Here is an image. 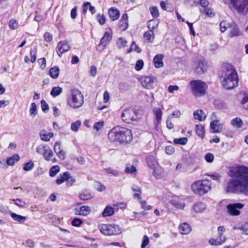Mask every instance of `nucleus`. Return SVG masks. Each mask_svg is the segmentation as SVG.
Listing matches in <instances>:
<instances>
[{
	"mask_svg": "<svg viewBox=\"0 0 248 248\" xmlns=\"http://www.w3.org/2000/svg\"><path fill=\"white\" fill-rule=\"evenodd\" d=\"M230 176L232 179L228 182L226 191L248 195V168L239 166L231 170Z\"/></svg>",
	"mask_w": 248,
	"mask_h": 248,
	"instance_id": "obj_1",
	"label": "nucleus"
},
{
	"mask_svg": "<svg viewBox=\"0 0 248 248\" xmlns=\"http://www.w3.org/2000/svg\"><path fill=\"white\" fill-rule=\"evenodd\" d=\"M108 138L112 142L124 144L132 140L133 135L130 129L122 127H116L109 132Z\"/></svg>",
	"mask_w": 248,
	"mask_h": 248,
	"instance_id": "obj_2",
	"label": "nucleus"
},
{
	"mask_svg": "<svg viewBox=\"0 0 248 248\" xmlns=\"http://www.w3.org/2000/svg\"><path fill=\"white\" fill-rule=\"evenodd\" d=\"M223 86L228 90L236 87L238 83V75L235 68L231 64L227 65L222 75Z\"/></svg>",
	"mask_w": 248,
	"mask_h": 248,
	"instance_id": "obj_3",
	"label": "nucleus"
},
{
	"mask_svg": "<svg viewBox=\"0 0 248 248\" xmlns=\"http://www.w3.org/2000/svg\"><path fill=\"white\" fill-rule=\"evenodd\" d=\"M67 103L72 108L81 107L84 103V97L81 92L77 89L71 90L67 96Z\"/></svg>",
	"mask_w": 248,
	"mask_h": 248,
	"instance_id": "obj_4",
	"label": "nucleus"
},
{
	"mask_svg": "<svg viewBox=\"0 0 248 248\" xmlns=\"http://www.w3.org/2000/svg\"><path fill=\"white\" fill-rule=\"evenodd\" d=\"M192 94L196 97H199L205 95L208 88L205 82L201 80H194L189 82Z\"/></svg>",
	"mask_w": 248,
	"mask_h": 248,
	"instance_id": "obj_5",
	"label": "nucleus"
},
{
	"mask_svg": "<svg viewBox=\"0 0 248 248\" xmlns=\"http://www.w3.org/2000/svg\"><path fill=\"white\" fill-rule=\"evenodd\" d=\"M211 182L208 180L198 181L193 184V191L198 194L203 195L207 193L211 189Z\"/></svg>",
	"mask_w": 248,
	"mask_h": 248,
	"instance_id": "obj_6",
	"label": "nucleus"
},
{
	"mask_svg": "<svg viewBox=\"0 0 248 248\" xmlns=\"http://www.w3.org/2000/svg\"><path fill=\"white\" fill-rule=\"evenodd\" d=\"M97 228L105 235H117L121 232L119 226L115 224H100Z\"/></svg>",
	"mask_w": 248,
	"mask_h": 248,
	"instance_id": "obj_7",
	"label": "nucleus"
},
{
	"mask_svg": "<svg viewBox=\"0 0 248 248\" xmlns=\"http://www.w3.org/2000/svg\"><path fill=\"white\" fill-rule=\"evenodd\" d=\"M231 5L240 14L246 15L248 12V0H230Z\"/></svg>",
	"mask_w": 248,
	"mask_h": 248,
	"instance_id": "obj_8",
	"label": "nucleus"
},
{
	"mask_svg": "<svg viewBox=\"0 0 248 248\" xmlns=\"http://www.w3.org/2000/svg\"><path fill=\"white\" fill-rule=\"evenodd\" d=\"M121 118L124 122L129 124L132 121H137L140 119L136 111L133 108L124 109L122 113Z\"/></svg>",
	"mask_w": 248,
	"mask_h": 248,
	"instance_id": "obj_9",
	"label": "nucleus"
},
{
	"mask_svg": "<svg viewBox=\"0 0 248 248\" xmlns=\"http://www.w3.org/2000/svg\"><path fill=\"white\" fill-rule=\"evenodd\" d=\"M225 231V229L224 226H219L217 228V237L210 238L208 241L209 244L212 246H217L224 243L226 240V237L223 236Z\"/></svg>",
	"mask_w": 248,
	"mask_h": 248,
	"instance_id": "obj_10",
	"label": "nucleus"
},
{
	"mask_svg": "<svg viewBox=\"0 0 248 248\" xmlns=\"http://www.w3.org/2000/svg\"><path fill=\"white\" fill-rule=\"evenodd\" d=\"M194 67L196 73L198 74H202L207 69V64L204 58L200 57L195 61Z\"/></svg>",
	"mask_w": 248,
	"mask_h": 248,
	"instance_id": "obj_11",
	"label": "nucleus"
},
{
	"mask_svg": "<svg viewBox=\"0 0 248 248\" xmlns=\"http://www.w3.org/2000/svg\"><path fill=\"white\" fill-rule=\"evenodd\" d=\"M140 81L145 88L151 89L155 87V78L153 76L142 77L140 78Z\"/></svg>",
	"mask_w": 248,
	"mask_h": 248,
	"instance_id": "obj_12",
	"label": "nucleus"
},
{
	"mask_svg": "<svg viewBox=\"0 0 248 248\" xmlns=\"http://www.w3.org/2000/svg\"><path fill=\"white\" fill-rule=\"evenodd\" d=\"M244 206V204L241 203H235L229 204L227 205V208L229 214L232 216H238L240 212L239 209H241Z\"/></svg>",
	"mask_w": 248,
	"mask_h": 248,
	"instance_id": "obj_13",
	"label": "nucleus"
},
{
	"mask_svg": "<svg viewBox=\"0 0 248 248\" xmlns=\"http://www.w3.org/2000/svg\"><path fill=\"white\" fill-rule=\"evenodd\" d=\"M71 46L66 41H60L58 43L56 52L58 55L61 57L62 55L70 50Z\"/></svg>",
	"mask_w": 248,
	"mask_h": 248,
	"instance_id": "obj_14",
	"label": "nucleus"
},
{
	"mask_svg": "<svg viewBox=\"0 0 248 248\" xmlns=\"http://www.w3.org/2000/svg\"><path fill=\"white\" fill-rule=\"evenodd\" d=\"M164 55L161 54L156 55L153 59L154 65L156 68H159L163 66V60Z\"/></svg>",
	"mask_w": 248,
	"mask_h": 248,
	"instance_id": "obj_15",
	"label": "nucleus"
},
{
	"mask_svg": "<svg viewBox=\"0 0 248 248\" xmlns=\"http://www.w3.org/2000/svg\"><path fill=\"white\" fill-rule=\"evenodd\" d=\"M222 124H219L218 120L213 121L210 123V128L213 133H219L222 129Z\"/></svg>",
	"mask_w": 248,
	"mask_h": 248,
	"instance_id": "obj_16",
	"label": "nucleus"
},
{
	"mask_svg": "<svg viewBox=\"0 0 248 248\" xmlns=\"http://www.w3.org/2000/svg\"><path fill=\"white\" fill-rule=\"evenodd\" d=\"M54 150L58 156L62 159H64L65 157V152L61 149L60 142H56L55 143Z\"/></svg>",
	"mask_w": 248,
	"mask_h": 248,
	"instance_id": "obj_17",
	"label": "nucleus"
},
{
	"mask_svg": "<svg viewBox=\"0 0 248 248\" xmlns=\"http://www.w3.org/2000/svg\"><path fill=\"white\" fill-rule=\"evenodd\" d=\"M241 34L240 31L236 24H233L231 25L230 27V31L229 34V36L230 37H233L234 36H238Z\"/></svg>",
	"mask_w": 248,
	"mask_h": 248,
	"instance_id": "obj_18",
	"label": "nucleus"
},
{
	"mask_svg": "<svg viewBox=\"0 0 248 248\" xmlns=\"http://www.w3.org/2000/svg\"><path fill=\"white\" fill-rule=\"evenodd\" d=\"M128 26V16L127 14H124L119 22V27L122 31H125Z\"/></svg>",
	"mask_w": 248,
	"mask_h": 248,
	"instance_id": "obj_19",
	"label": "nucleus"
},
{
	"mask_svg": "<svg viewBox=\"0 0 248 248\" xmlns=\"http://www.w3.org/2000/svg\"><path fill=\"white\" fill-rule=\"evenodd\" d=\"M179 230L182 234L187 235L191 231V228L187 223H183L179 226Z\"/></svg>",
	"mask_w": 248,
	"mask_h": 248,
	"instance_id": "obj_20",
	"label": "nucleus"
},
{
	"mask_svg": "<svg viewBox=\"0 0 248 248\" xmlns=\"http://www.w3.org/2000/svg\"><path fill=\"white\" fill-rule=\"evenodd\" d=\"M108 14L110 18L112 21L116 20L120 16V12L119 10L115 7L110 8L108 10Z\"/></svg>",
	"mask_w": 248,
	"mask_h": 248,
	"instance_id": "obj_21",
	"label": "nucleus"
},
{
	"mask_svg": "<svg viewBox=\"0 0 248 248\" xmlns=\"http://www.w3.org/2000/svg\"><path fill=\"white\" fill-rule=\"evenodd\" d=\"M76 212L79 215L86 216L91 212V208L88 206H82L76 209Z\"/></svg>",
	"mask_w": 248,
	"mask_h": 248,
	"instance_id": "obj_22",
	"label": "nucleus"
},
{
	"mask_svg": "<svg viewBox=\"0 0 248 248\" xmlns=\"http://www.w3.org/2000/svg\"><path fill=\"white\" fill-rule=\"evenodd\" d=\"M146 159L148 166L152 169H155L158 165L157 161L153 156H148Z\"/></svg>",
	"mask_w": 248,
	"mask_h": 248,
	"instance_id": "obj_23",
	"label": "nucleus"
},
{
	"mask_svg": "<svg viewBox=\"0 0 248 248\" xmlns=\"http://www.w3.org/2000/svg\"><path fill=\"white\" fill-rule=\"evenodd\" d=\"M193 210L197 213H202L206 209V205L202 202L195 203L193 207Z\"/></svg>",
	"mask_w": 248,
	"mask_h": 248,
	"instance_id": "obj_24",
	"label": "nucleus"
},
{
	"mask_svg": "<svg viewBox=\"0 0 248 248\" xmlns=\"http://www.w3.org/2000/svg\"><path fill=\"white\" fill-rule=\"evenodd\" d=\"M194 117L195 119L202 121L206 118V115L202 110H197L194 112Z\"/></svg>",
	"mask_w": 248,
	"mask_h": 248,
	"instance_id": "obj_25",
	"label": "nucleus"
},
{
	"mask_svg": "<svg viewBox=\"0 0 248 248\" xmlns=\"http://www.w3.org/2000/svg\"><path fill=\"white\" fill-rule=\"evenodd\" d=\"M83 8L82 12L84 14L86 13L88 9H89L92 14H94L96 12L95 7L93 6H92L90 2H84L83 4Z\"/></svg>",
	"mask_w": 248,
	"mask_h": 248,
	"instance_id": "obj_26",
	"label": "nucleus"
},
{
	"mask_svg": "<svg viewBox=\"0 0 248 248\" xmlns=\"http://www.w3.org/2000/svg\"><path fill=\"white\" fill-rule=\"evenodd\" d=\"M69 175V172L66 171L60 174L59 176L57 178L56 180V183L58 185H61L65 181H66L68 176Z\"/></svg>",
	"mask_w": 248,
	"mask_h": 248,
	"instance_id": "obj_27",
	"label": "nucleus"
},
{
	"mask_svg": "<svg viewBox=\"0 0 248 248\" xmlns=\"http://www.w3.org/2000/svg\"><path fill=\"white\" fill-rule=\"evenodd\" d=\"M20 157L17 154L14 155L11 157H8L6 159V163L8 165L13 166L16 162L19 160Z\"/></svg>",
	"mask_w": 248,
	"mask_h": 248,
	"instance_id": "obj_28",
	"label": "nucleus"
},
{
	"mask_svg": "<svg viewBox=\"0 0 248 248\" xmlns=\"http://www.w3.org/2000/svg\"><path fill=\"white\" fill-rule=\"evenodd\" d=\"M59 71L60 70L58 66H55L50 69L49 74L52 78L56 79L59 76Z\"/></svg>",
	"mask_w": 248,
	"mask_h": 248,
	"instance_id": "obj_29",
	"label": "nucleus"
},
{
	"mask_svg": "<svg viewBox=\"0 0 248 248\" xmlns=\"http://www.w3.org/2000/svg\"><path fill=\"white\" fill-rule=\"evenodd\" d=\"M153 172V175L157 179L161 178L164 175V170L162 168L158 166L155 167Z\"/></svg>",
	"mask_w": 248,
	"mask_h": 248,
	"instance_id": "obj_30",
	"label": "nucleus"
},
{
	"mask_svg": "<svg viewBox=\"0 0 248 248\" xmlns=\"http://www.w3.org/2000/svg\"><path fill=\"white\" fill-rule=\"evenodd\" d=\"M231 124L234 127L239 128L242 127L243 123L239 117L235 118L231 120Z\"/></svg>",
	"mask_w": 248,
	"mask_h": 248,
	"instance_id": "obj_31",
	"label": "nucleus"
},
{
	"mask_svg": "<svg viewBox=\"0 0 248 248\" xmlns=\"http://www.w3.org/2000/svg\"><path fill=\"white\" fill-rule=\"evenodd\" d=\"M114 213V208L111 206H108L105 208L102 212V216L104 217H109L113 215Z\"/></svg>",
	"mask_w": 248,
	"mask_h": 248,
	"instance_id": "obj_32",
	"label": "nucleus"
},
{
	"mask_svg": "<svg viewBox=\"0 0 248 248\" xmlns=\"http://www.w3.org/2000/svg\"><path fill=\"white\" fill-rule=\"evenodd\" d=\"M153 112L155 116L157 124L160 123L162 119V111L159 108H155L153 109Z\"/></svg>",
	"mask_w": 248,
	"mask_h": 248,
	"instance_id": "obj_33",
	"label": "nucleus"
},
{
	"mask_svg": "<svg viewBox=\"0 0 248 248\" xmlns=\"http://www.w3.org/2000/svg\"><path fill=\"white\" fill-rule=\"evenodd\" d=\"M204 128L202 124H197L196 126V132L197 134L201 138L204 137Z\"/></svg>",
	"mask_w": 248,
	"mask_h": 248,
	"instance_id": "obj_34",
	"label": "nucleus"
},
{
	"mask_svg": "<svg viewBox=\"0 0 248 248\" xmlns=\"http://www.w3.org/2000/svg\"><path fill=\"white\" fill-rule=\"evenodd\" d=\"M40 135L41 140L46 141H49L54 135L53 133H46L45 131H42Z\"/></svg>",
	"mask_w": 248,
	"mask_h": 248,
	"instance_id": "obj_35",
	"label": "nucleus"
},
{
	"mask_svg": "<svg viewBox=\"0 0 248 248\" xmlns=\"http://www.w3.org/2000/svg\"><path fill=\"white\" fill-rule=\"evenodd\" d=\"M11 217L14 220L20 223L24 222L26 219V217H25L17 215L14 213H12L11 214Z\"/></svg>",
	"mask_w": 248,
	"mask_h": 248,
	"instance_id": "obj_36",
	"label": "nucleus"
},
{
	"mask_svg": "<svg viewBox=\"0 0 248 248\" xmlns=\"http://www.w3.org/2000/svg\"><path fill=\"white\" fill-rule=\"evenodd\" d=\"M112 38L111 33L108 32H106L104 36L101 39L100 42L102 44L107 45V44L111 40Z\"/></svg>",
	"mask_w": 248,
	"mask_h": 248,
	"instance_id": "obj_37",
	"label": "nucleus"
},
{
	"mask_svg": "<svg viewBox=\"0 0 248 248\" xmlns=\"http://www.w3.org/2000/svg\"><path fill=\"white\" fill-rule=\"evenodd\" d=\"M93 197L92 194L88 191L85 190L83 191L79 195V198L84 201L88 200L91 199Z\"/></svg>",
	"mask_w": 248,
	"mask_h": 248,
	"instance_id": "obj_38",
	"label": "nucleus"
},
{
	"mask_svg": "<svg viewBox=\"0 0 248 248\" xmlns=\"http://www.w3.org/2000/svg\"><path fill=\"white\" fill-rule=\"evenodd\" d=\"M60 171V168L59 166H54L52 167L49 171V174L51 177L55 176Z\"/></svg>",
	"mask_w": 248,
	"mask_h": 248,
	"instance_id": "obj_39",
	"label": "nucleus"
},
{
	"mask_svg": "<svg viewBox=\"0 0 248 248\" xmlns=\"http://www.w3.org/2000/svg\"><path fill=\"white\" fill-rule=\"evenodd\" d=\"M62 88L59 86L53 87L50 92V94L53 97H56L62 93Z\"/></svg>",
	"mask_w": 248,
	"mask_h": 248,
	"instance_id": "obj_40",
	"label": "nucleus"
},
{
	"mask_svg": "<svg viewBox=\"0 0 248 248\" xmlns=\"http://www.w3.org/2000/svg\"><path fill=\"white\" fill-rule=\"evenodd\" d=\"M53 153L51 149L48 146V149H46V151L43 154L44 158L47 161H50L51 158L53 156Z\"/></svg>",
	"mask_w": 248,
	"mask_h": 248,
	"instance_id": "obj_41",
	"label": "nucleus"
},
{
	"mask_svg": "<svg viewBox=\"0 0 248 248\" xmlns=\"http://www.w3.org/2000/svg\"><path fill=\"white\" fill-rule=\"evenodd\" d=\"M127 43L126 40L124 38L120 37L118 39L116 45L117 47L121 49L125 47L126 46Z\"/></svg>",
	"mask_w": 248,
	"mask_h": 248,
	"instance_id": "obj_42",
	"label": "nucleus"
},
{
	"mask_svg": "<svg viewBox=\"0 0 248 248\" xmlns=\"http://www.w3.org/2000/svg\"><path fill=\"white\" fill-rule=\"evenodd\" d=\"M144 38L145 40L150 42L154 38V33L153 30H149L145 32Z\"/></svg>",
	"mask_w": 248,
	"mask_h": 248,
	"instance_id": "obj_43",
	"label": "nucleus"
},
{
	"mask_svg": "<svg viewBox=\"0 0 248 248\" xmlns=\"http://www.w3.org/2000/svg\"><path fill=\"white\" fill-rule=\"evenodd\" d=\"M170 203L178 209H183L185 207V204L183 202H181L176 200H171Z\"/></svg>",
	"mask_w": 248,
	"mask_h": 248,
	"instance_id": "obj_44",
	"label": "nucleus"
},
{
	"mask_svg": "<svg viewBox=\"0 0 248 248\" xmlns=\"http://www.w3.org/2000/svg\"><path fill=\"white\" fill-rule=\"evenodd\" d=\"M81 124V122L79 120H77L75 122L72 123L71 125V130L74 132H77Z\"/></svg>",
	"mask_w": 248,
	"mask_h": 248,
	"instance_id": "obj_45",
	"label": "nucleus"
},
{
	"mask_svg": "<svg viewBox=\"0 0 248 248\" xmlns=\"http://www.w3.org/2000/svg\"><path fill=\"white\" fill-rule=\"evenodd\" d=\"M149 9L150 13L153 17H157L159 16V12L156 6H151Z\"/></svg>",
	"mask_w": 248,
	"mask_h": 248,
	"instance_id": "obj_46",
	"label": "nucleus"
},
{
	"mask_svg": "<svg viewBox=\"0 0 248 248\" xmlns=\"http://www.w3.org/2000/svg\"><path fill=\"white\" fill-rule=\"evenodd\" d=\"M157 26L158 23L154 20H151L148 22V27L149 30H153V31L157 28Z\"/></svg>",
	"mask_w": 248,
	"mask_h": 248,
	"instance_id": "obj_47",
	"label": "nucleus"
},
{
	"mask_svg": "<svg viewBox=\"0 0 248 248\" xmlns=\"http://www.w3.org/2000/svg\"><path fill=\"white\" fill-rule=\"evenodd\" d=\"M231 25L226 21H223L220 23V31L222 32H224L226 30L230 28Z\"/></svg>",
	"mask_w": 248,
	"mask_h": 248,
	"instance_id": "obj_48",
	"label": "nucleus"
},
{
	"mask_svg": "<svg viewBox=\"0 0 248 248\" xmlns=\"http://www.w3.org/2000/svg\"><path fill=\"white\" fill-rule=\"evenodd\" d=\"M46 149H48V146L41 144L36 148V152L38 154L43 155Z\"/></svg>",
	"mask_w": 248,
	"mask_h": 248,
	"instance_id": "obj_49",
	"label": "nucleus"
},
{
	"mask_svg": "<svg viewBox=\"0 0 248 248\" xmlns=\"http://www.w3.org/2000/svg\"><path fill=\"white\" fill-rule=\"evenodd\" d=\"M173 142L175 144L185 145L187 143V139L186 138L184 137L180 138L179 139H175Z\"/></svg>",
	"mask_w": 248,
	"mask_h": 248,
	"instance_id": "obj_50",
	"label": "nucleus"
},
{
	"mask_svg": "<svg viewBox=\"0 0 248 248\" xmlns=\"http://www.w3.org/2000/svg\"><path fill=\"white\" fill-rule=\"evenodd\" d=\"M241 103L244 108L248 110V93H245L242 98Z\"/></svg>",
	"mask_w": 248,
	"mask_h": 248,
	"instance_id": "obj_51",
	"label": "nucleus"
},
{
	"mask_svg": "<svg viewBox=\"0 0 248 248\" xmlns=\"http://www.w3.org/2000/svg\"><path fill=\"white\" fill-rule=\"evenodd\" d=\"M30 114L33 117L35 116L37 114L36 106L35 103H32L30 109Z\"/></svg>",
	"mask_w": 248,
	"mask_h": 248,
	"instance_id": "obj_52",
	"label": "nucleus"
},
{
	"mask_svg": "<svg viewBox=\"0 0 248 248\" xmlns=\"http://www.w3.org/2000/svg\"><path fill=\"white\" fill-rule=\"evenodd\" d=\"M33 163L32 161H29L24 164L23 170L25 171H30L33 169Z\"/></svg>",
	"mask_w": 248,
	"mask_h": 248,
	"instance_id": "obj_53",
	"label": "nucleus"
},
{
	"mask_svg": "<svg viewBox=\"0 0 248 248\" xmlns=\"http://www.w3.org/2000/svg\"><path fill=\"white\" fill-rule=\"evenodd\" d=\"M233 229L241 230L243 234L248 235V228H246L244 225H241L239 227H234Z\"/></svg>",
	"mask_w": 248,
	"mask_h": 248,
	"instance_id": "obj_54",
	"label": "nucleus"
},
{
	"mask_svg": "<svg viewBox=\"0 0 248 248\" xmlns=\"http://www.w3.org/2000/svg\"><path fill=\"white\" fill-rule=\"evenodd\" d=\"M140 202L141 204V207L143 210L148 211L152 209V207L151 205L147 204V202L145 201L141 200Z\"/></svg>",
	"mask_w": 248,
	"mask_h": 248,
	"instance_id": "obj_55",
	"label": "nucleus"
},
{
	"mask_svg": "<svg viewBox=\"0 0 248 248\" xmlns=\"http://www.w3.org/2000/svg\"><path fill=\"white\" fill-rule=\"evenodd\" d=\"M132 50H135L138 53H139L140 52V49L136 45L135 43L134 42H133L132 43V44L131 45L130 48L128 50V53H130Z\"/></svg>",
	"mask_w": 248,
	"mask_h": 248,
	"instance_id": "obj_56",
	"label": "nucleus"
},
{
	"mask_svg": "<svg viewBox=\"0 0 248 248\" xmlns=\"http://www.w3.org/2000/svg\"><path fill=\"white\" fill-rule=\"evenodd\" d=\"M9 27L12 30H15L18 27V23L16 20L11 19L9 22Z\"/></svg>",
	"mask_w": 248,
	"mask_h": 248,
	"instance_id": "obj_57",
	"label": "nucleus"
},
{
	"mask_svg": "<svg viewBox=\"0 0 248 248\" xmlns=\"http://www.w3.org/2000/svg\"><path fill=\"white\" fill-rule=\"evenodd\" d=\"M15 204L19 207H24L26 205V202L20 199H13Z\"/></svg>",
	"mask_w": 248,
	"mask_h": 248,
	"instance_id": "obj_58",
	"label": "nucleus"
},
{
	"mask_svg": "<svg viewBox=\"0 0 248 248\" xmlns=\"http://www.w3.org/2000/svg\"><path fill=\"white\" fill-rule=\"evenodd\" d=\"M143 61L141 60H139L136 62L135 68L137 71H140L143 68Z\"/></svg>",
	"mask_w": 248,
	"mask_h": 248,
	"instance_id": "obj_59",
	"label": "nucleus"
},
{
	"mask_svg": "<svg viewBox=\"0 0 248 248\" xmlns=\"http://www.w3.org/2000/svg\"><path fill=\"white\" fill-rule=\"evenodd\" d=\"M104 124V123L103 121L96 122L94 123L93 125V129L96 131H99L103 127Z\"/></svg>",
	"mask_w": 248,
	"mask_h": 248,
	"instance_id": "obj_60",
	"label": "nucleus"
},
{
	"mask_svg": "<svg viewBox=\"0 0 248 248\" xmlns=\"http://www.w3.org/2000/svg\"><path fill=\"white\" fill-rule=\"evenodd\" d=\"M205 160L208 163H211L213 161L214 156L213 154L208 153L206 154L204 156Z\"/></svg>",
	"mask_w": 248,
	"mask_h": 248,
	"instance_id": "obj_61",
	"label": "nucleus"
},
{
	"mask_svg": "<svg viewBox=\"0 0 248 248\" xmlns=\"http://www.w3.org/2000/svg\"><path fill=\"white\" fill-rule=\"evenodd\" d=\"M149 239L147 235H144L142 239V241L141 245V248H145L149 244Z\"/></svg>",
	"mask_w": 248,
	"mask_h": 248,
	"instance_id": "obj_62",
	"label": "nucleus"
},
{
	"mask_svg": "<svg viewBox=\"0 0 248 248\" xmlns=\"http://www.w3.org/2000/svg\"><path fill=\"white\" fill-rule=\"evenodd\" d=\"M82 223V221L78 218H75L72 221V224L74 226L78 227Z\"/></svg>",
	"mask_w": 248,
	"mask_h": 248,
	"instance_id": "obj_63",
	"label": "nucleus"
},
{
	"mask_svg": "<svg viewBox=\"0 0 248 248\" xmlns=\"http://www.w3.org/2000/svg\"><path fill=\"white\" fill-rule=\"evenodd\" d=\"M41 105L42 109L44 112H46L48 110V109H49L48 106L45 100H41Z\"/></svg>",
	"mask_w": 248,
	"mask_h": 248,
	"instance_id": "obj_64",
	"label": "nucleus"
}]
</instances>
